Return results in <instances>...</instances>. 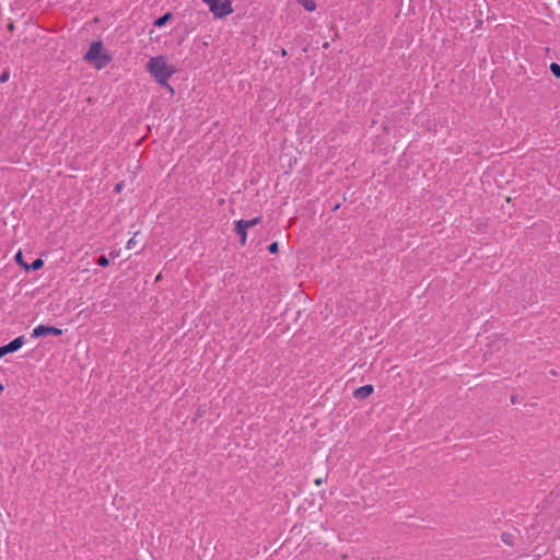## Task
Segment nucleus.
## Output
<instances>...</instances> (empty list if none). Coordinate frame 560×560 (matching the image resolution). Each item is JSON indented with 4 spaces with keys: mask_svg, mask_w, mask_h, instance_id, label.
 Wrapping results in <instances>:
<instances>
[{
    "mask_svg": "<svg viewBox=\"0 0 560 560\" xmlns=\"http://www.w3.org/2000/svg\"><path fill=\"white\" fill-rule=\"evenodd\" d=\"M61 334H62L61 329H59L57 327H52V326H46V325H38L37 327H35L33 329V337H35V338L45 337L48 335L60 336Z\"/></svg>",
    "mask_w": 560,
    "mask_h": 560,
    "instance_id": "4",
    "label": "nucleus"
},
{
    "mask_svg": "<svg viewBox=\"0 0 560 560\" xmlns=\"http://www.w3.org/2000/svg\"><path fill=\"white\" fill-rule=\"evenodd\" d=\"M508 536H509L508 534H502V540H503V541H506V537H508Z\"/></svg>",
    "mask_w": 560,
    "mask_h": 560,
    "instance_id": "21",
    "label": "nucleus"
},
{
    "mask_svg": "<svg viewBox=\"0 0 560 560\" xmlns=\"http://www.w3.org/2000/svg\"><path fill=\"white\" fill-rule=\"evenodd\" d=\"M135 244H136L135 237L130 238V240L128 241V243H127V248H128V249L133 248Z\"/></svg>",
    "mask_w": 560,
    "mask_h": 560,
    "instance_id": "18",
    "label": "nucleus"
},
{
    "mask_svg": "<svg viewBox=\"0 0 560 560\" xmlns=\"http://www.w3.org/2000/svg\"><path fill=\"white\" fill-rule=\"evenodd\" d=\"M149 72L155 78L156 82L161 85L167 86L173 92L172 86L168 85L170 78L174 74L175 70L170 67L163 56L153 57L148 62Z\"/></svg>",
    "mask_w": 560,
    "mask_h": 560,
    "instance_id": "1",
    "label": "nucleus"
},
{
    "mask_svg": "<svg viewBox=\"0 0 560 560\" xmlns=\"http://www.w3.org/2000/svg\"><path fill=\"white\" fill-rule=\"evenodd\" d=\"M306 11L313 12L317 5L315 0H296Z\"/></svg>",
    "mask_w": 560,
    "mask_h": 560,
    "instance_id": "10",
    "label": "nucleus"
},
{
    "mask_svg": "<svg viewBox=\"0 0 560 560\" xmlns=\"http://www.w3.org/2000/svg\"><path fill=\"white\" fill-rule=\"evenodd\" d=\"M550 71L552 72V74L556 78H560V65L559 63L552 62L550 65Z\"/></svg>",
    "mask_w": 560,
    "mask_h": 560,
    "instance_id": "12",
    "label": "nucleus"
},
{
    "mask_svg": "<svg viewBox=\"0 0 560 560\" xmlns=\"http://www.w3.org/2000/svg\"><path fill=\"white\" fill-rule=\"evenodd\" d=\"M44 265V261L40 258L35 259L32 265H24L26 270H37L40 269Z\"/></svg>",
    "mask_w": 560,
    "mask_h": 560,
    "instance_id": "11",
    "label": "nucleus"
},
{
    "mask_svg": "<svg viewBox=\"0 0 560 560\" xmlns=\"http://www.w3.org/2000/svg\"><path fill=\"white\" fill-rule=\"evenodd\" d=\"M374 387L372 385H364L359 388H357L353 392V395L358 399H364L373 394Z\"/></svg>",
    "mask_w": 560,
    "mask_h": 560,
    "instance_id": "5",
    "label": "nucleus"
},
{
    "mask_svg": "<svg viewBox=\"0 0 560 560\" xmlns=\"http://www.w3.org/2000/svg\"><path fill=\"white\" fill-rule=\"evenodd\" d=\"M83 59L93 65L97 70L105 68L110 61V55L103 49L101 40L93 42L84 54Z\"/></svg>",
    "mask_w": 560,
    "mask_h": 560,
    "instance_id": "2",
    "label": "nucleus"
},
{
    "mask_svg": "<svg viewBox=\"0 0 560 560\" xmlns=\"http://www.w3.org/2000/svg\"><path fill=\"white\" fill-rule=\"evenodd\" d=\"M173 18V14L171 12L165 13L164 15L160 16L154 21L155 27H162L164 26L171 19Z\"/></svg>",
    "mask_w": 560,
    "mask_h": 560,
    "instance_id": "8",
    "label": "nucleus"
},
{
    "mask_svg": "<svg viewBox=\"0 0 560 560\" xmlns=\"http://www.w3.org/2000/svg\"><path fill=\"white\" fill-rule=\"evenodd\" d=\"M261 222V217H256L252 220H238L237 225H242L244 229H249Z\"/></svg>",
    "mask_w": 560,
    "mask_h": 560,
    "instance_id": "7",
    "label": "nucleus"
},
{
    "mask_svg": "<svg viewBox=\"0 0 560 560\" xmlns=\"http://www.w3.org/2000/svg\"><path fill=\"white\" fill-rule=\"evenodd\" d=\"M24 341H25V338L24 336H20L15 339H13L11 342H9L8 345H5L9 353L11 352H14L16 350H19L23 345H24Z\"/></svg>",
    "mask_w": 560,
    "mask_h": 560,
    "instance_id": "6",
    "label": "nucleus"
},
{
    "mask_svg": "<svg viewBox=\"0 0 560 560\" xmlns=\"http://www.w3.org/2000/svg\"><path fill=\"white\" fill-rule=\"evenodd\" d=\"M208 7L210 12L217 19H222L233 12L232 3L230 0H202Z\"/></svg>",
    "mask_w": 560,
    "mask_h": 560,
    "instance_id": "3",
    "label": "nucleus"
},
{
    "mask_svg": "<svg viewBox=\"0 0 560 560\" xmlns=\"http://www.w3.org/2000/svg\"><path fill=\"white\" fill-rule=\"evenodd\" d=\"M268 250H269L270 253H272V254L278 253V250H279V245H278V243H277V242L271 243V244L269 245V247H268Z\"/></svg>",
    "mask_w": 560,
    "mask_h": 560,
    "instance_id": "14",
    "label": "nucleus"
},
{
    "mask_svg": "<svg viewBox=\"0 0 560 560\" xmlns=\"http://www.w3.org/2000/svg\"><path fill=\"white\" fill-rule=\"evenodd\" d=\"M4 390V386L2 384H0V393H2Z\"/></svg>",
    "mask_w": 560,
    "mask_h": 560,
    "instance_id": "22",
    "label": "nucleus"
},
{
    "mask_svg": "<svg viewBox=\"0 0 560 560\" xmlns=\"http://www.w3.org/2000/svg\"><path fill=\"white\" fill-rule=\"evenodd\" d=\"M110 256H112L113 258H115V257H117V256H118V254L110 253Z\"/></svg>",
    "mask_w": 560,
    "mask_h": 560,
    "instance_id": "23",
    "label": "nucleus"
},
{
    "mask_svg": "<svg viewBox=\"0 0 560 560\" xmlns=\"http://www.w3.org/2000/svg\"><path fill=\"white\" fill-rule=\"evenodd\" d=\"M121 186H122L121 184H117L116 187H115V190L116 191H120L121 190Z\"/></svg>",
    "mask_w": 560,
    "mask_h": 560,
    "instance_id": "19",
    "label": "nucleus"
},
{
    "mask_svg": "<svg viewBox=\"0 0 560 560\" xmlns=\"http://www.w3.org/2000/svg\"><path fill=\"white\" fill-rule=\"evenodd\" d=\"M9 78H10V73H9V71H3V72L1 73V75H0V82H1V83H4V82H7V81L9 80Z\"/></svg>",
    "mask_w": 560,
    "mask_h": 560,
    "instance_id": "15",
    "label": "nucleus"
},
{
    "mask_svg": "<svg viewBox=\"0 0 560 560\" xmlns=\"http://www.w3.org/2000/svg\"><path fill=\"white\" fill-rule=\"evenodd\" d=\"M97 264L101 267H107L109 265V260L106 256H101L97 258Z\"/></svg>",
    "mask_w": 560,
    "mask_h": 560,
    "instance_id": "13",
    "label": "nucleus"
},
{
    "mask_svg": "<svg viewBox=\"0 0 560 560\" xmlns=\"http://www.w3.org/2000/svg\"><path fill=\"white\" fill-rule=\"evenodd\" d=\"M22 257H23L22 252H18L15 255V260L18 264L24 266L25 264L23 262Z\"/></svg>",
    "mask_w": 560,
    "mask_h": 560,
    "instance_id": "16",
    "label": "nucleus"
},
{
    "mask_svg": "<svg viewBox=\"0 0 560 560\" xmlns=\"http://www.w3.org/2000/svg\"><path fill=\"white\" fill-rule=\"evenodd\" d=\"M246 231L247 230L244 229L242 225H237V221L235 222V232L240 236V243L242 245H245V243H246V238H247Z\"/></svg>",
    "mask_w": 560,
    "mask_h": 560,
    "instance_id": "9",
    "label": "nucleus"
},
{
    "mask_svg": "<svg viewBox=\"0 0 560 560\" xmlns=\"http://www.w3.org/2000/svg\"><path fill=\"white\" fill-rule=\"evenodd\" d=\"M8 353L9 351L5 346L0 347V358L4 357Z\"/></svg>",
    "mask_w": 560,
    "mask_h": 560,
    "instance_id": "17",
    "label": "nucleus"
},
{
    "mask_svg": "<svg viewBox=\"0 0 560 560\" xmlns=\"http://www.w3.org/2000/svg\"><path fill=\"white\" fill-rule=\"evenodd\" d=\"M315 483H316L317 486H320V485H322V479H316V480H315Z\"/></svg>",
    "mask_w": 560,
    "mask_h": 560,
    "instance_id": "20",
    "label": "nucleus"
}]
</instances>
